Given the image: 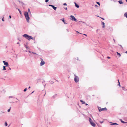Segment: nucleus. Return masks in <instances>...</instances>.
<instances>
[{
    "label": "nucleus",
    "mask_w": 127,
    "mask_h": 127,
    "mask_svg": "<svg viewBox=\"0 0 127 127\" xmlns=\"http://www.w3.org/2000/svg\"><path fill=\"white\" fill-rule=\"evenodd\" d=\"M24 15L25 17L27 22L29 23L30 22V17L29 16L28 12H25L24 13Z\"/></svg>",
    "instance_id": "1"
},
{
    "label": "nucleus",
    "mask_w": 127,
    "mask_h": 127,
    "mask_svg": "<svg viewBox=\"0 0 127 127\" xmlns=\"http://www.w3.org/2000/svg\"><path fill=\"white\" fill-rule=\"evenodd\" d=\"M23 36L29 40H30L31 39H32V36H29L26 34L23 35Z\"/></svg>",
    "instance_id": "2"
},
{
    "label": "nucleus",
    "mask_w": 127,
    "mask_h": 127,
    "mask_svg": "<svg viewBox=\"0 0 127 127\" xmlns=\"http://www.w3.org/2000/svg\"><path fill=\"white\" fill-rule=\"evenodd\" d=\"M75 77L74 78V80L76 83L78 82L79 81V78L78 76H76L75 75H74Z\"/></svg>",
    "instance_id": "3"
},
{
    "label": "nucleus",
    "mask_w": 127,
    "mask_h": 127,
    "mask_svg": "<svg viewBox=\"0 0 127 127\" xmlns=\"http://www.w3.org/2000/svg\"><path fill=\"white\" fill-rule=\"evenodd\" d=\"M100 107H98V109L99 112H100L101 111H105L107 110V109L106 107H105L104 108H101Z\"/></svg>",
    "instance_id": "4"
},
{
    "label": "nucleus",
    "mask_w": 127,
    "mask_h": 127,
    "mask_svg": "<svg viewBox=\"0 0 127 127\" xmlns=\"http://www.w3.org/2000/svg\"><path fill=\"white\" fill-rule=\"evenodd\" d=\"M70 17L71 18V20L72 21H74L75 22H76L77 20L73 16L71 15Z\"/></svg>",
    "instance_id": "5"
},
{
    "label": "nucleus",
    "mask_w": 127,
    "mask_h": 127,
    "mask_svg": "<svg viewBox=\"0 0 127 127\" xmlns=\"http://www.w3.org/2000/svg\"><path fill=\"white\" fill-rule=\"evenodd\" d=\"M40 59L41 60V62L40 63V66H42L45 64V63L44 62L43 60V59H42L41 58Z\"/></svg>",
    "instance_id": "6"
},
{
    "label": "nucleus",
    "mask_w": 127,
    "mask_h": 127,
    "mask_svg": "<svg viewBox=\"0 0 127 127\" xmlns=\"http://www.w3.org/2000/svg\"><path fill=\"white\" fill-rule=\"evenodd\" d=\"M49 6H50L52 7V8H53L54 10H56V9L57 8V7L54 6V5H50V4L49 5Z\"/></svg>",
    "instance_id": "7"
},
{
    "label": "nucleus",
    "mask_w": 127,
    "mask_h": 127,
    "mask_svg": "<svg viewBox=\"0 0 127 127\" xmlns=\"http://www.w3.org/2000/svg\"><path fill=\"white\" fill-rule=\"evenodd\" d=\"M2 62L4 63V65H6V66H8V62H6L4 61H3Z\"/></svg>",
    "instance_id": "8"
},
{
    "label": "nucleus",
    "mask_w": 127,
    "mask_h": 127,
    "mask_svg": "<svg viewBox=\"0 0 127 127\" xmlns=\"http://www.w3.org/2000/svg\"><path fill=\"white\" fill-rule=\"evenodd\" d=\"M90 123L92 126L94 127H95V124L94 122H92L91 123Z\"/></svg>",
    "instance_id": "9"
},
{
    "label": "nucleus",
    "mask_w": 127,
    "mask_h": 127,
    "mask_svg": "<svg viewBox=\"0 0 127 127\" xmlns=\"http://www.w3.org/2000/svg\"><path fill=\"white\" fill-rule=\"evenodd\" d=\"M41 78H39V79H37L36 80V83H38L40 82H41Z\"/></svg>",
    "instance_id": "10"
},
{
    "label": "nucleus",
    "mask_w": 127,
    "mask_h": 127,
    "mask_svg": "<svg viewBox=\"0 0 127 127\" xmlns=\"http://www.w3.org/2000/svg\"><path fill=\"white\" fill-rule=\"evenodd\" d=\"M111 123L110 124V125H118V124L116 123H111Z\"/></svg>",
    "instance_id": "11"
},
{
    "label": "nucleus",
    "mask_w": 127,
    "mask_h": 127,
    "mask_svg": "<svg viewBox=\"0 0 127 127\" xmlns=\"http://www.w3.org/2000/svg\"><path fill=\"white\" fill-rule=\"evenodd\" d=\"M74 4L75 5V6L77 8H78L79 7V6L78 4H77L75 2H74Z\"/></svg>",
    "instance_id": "12"
},
{
    "label": "nucleus",
    "mask_w": 127,
    "mask_h": 127,
    "mask_svg": "<svg viewBox=\"0 0 127 127\" xmlns=\"http://www.w3.org/2000/svg\"><path fill=\"white\" fill-rule=\"evenodd\" d=\"M122 90H124V91H127V89H126L124 87H122Z\"/></svg>",
    "instance_id": "13"
},
{
    "label": "nucleus",
    "mask_w": 127,
    "mask_h": 127,
    "mask_svg": "<svg viewBox=\"0 0 127 127\" xmlns=\"http://www.w3.org/2000/svg\"><path fill=\"white\" fill-rule=\"evenodd\" d=\"M120 121L122 123H126L127 124V122H125L124 121H122L121 120H120Z\"/></svg>",
    "instance_id": "14"
},
{
    "label": "nucleus",
    "mask_w": 127,
    "mask_h": 127,
    "mask_svg": "<svg viewBox=\"0 0 127 127\" xmlns=\"http://www.w3.org/2000/svg\"><path fill=\"white\" fill-rule=\"evenodd\" d=\"M118 2L120 4H122L123 3V2L122 1V0H119L118 1Z\"/></svg>",
    "instance_id": "15"
},
{
    "label": "nucleus",
    "mask_w": 127,
    "mask_h": 127,
    "mask_svg": "<svg viewBox=\"0 0 127 127\" xmlns=\"http://www.w3.org/2000/svg\"><path fill=\"white\" fill-rule=\"evenodd\" d=\"M80 101L82 103V104H84L86 103L85 102L82 100H80Z\"/></svg>",
    "instance_id": "16"
},
{
    "label": "nucleus",
    "mask_w": 127,
    "mask_h": 127,
    "mask_svg": "<svg viewBox=\"0 0 127 127\" xmlns=\"http://www.w3.org/2000/svg\"><path fill=\"white\" fill-rule=\"evenodd\" d=\"M102 25H103L102 26V27L103 28H104V27H105V26H104V25H105V23L104 22H102Z\"/></svg>",
    "instance_id": "17"
},
{
    "label": "nucleus",
    "mask_w": 127,
    "mask_h": 127,
    "mask_svg": "<svg viewBox=\"0 0 127 127\" xmlns=\"http://www.w3.org/2000/svg\"><path fill=\"white\" fill-rule=\"evenodd\" d=\"M44 82H45V81H42V83H43V85H44V87H45L46 86V84L44 83Z\"/></svg>",
    "instance_id": "18"
},
{
    "label": "nucleus",
    "mask_w": 127,
    "mask_h": 127,
    "mask_svg": "<svg viewBox=\"0 0 127 127\" xmlns=\"http://www.w3.org/2000/svg\"><path fill=\"white\" fill-rule=\"evenodd\" d=\"M89 121L90 123L91 122H92V119L90 118H89Z\"/></svg>",
    "instance_id": "19"
},
{
    "label": "nucleus",
    "mask_w": 127,
    "mask_h": 127,
    "mask_svg": "<svg viewBox=\"0 0 127 127\" xmlns=\"http://www.w3.org/2000/svg\"><path fill=\"white\" fill-rule=\"evenodd\" d=\"M124 16L127 18V12L125 13Z\"/></svg>",
    "instance_id": "20"
},
{
    "label": "nucleus",
    "mask_w": 127,
    "mask_h": 127,
    "mask_svg": "<svg viewBox=\"0 0 127 127\" xmlns=\"http://www.w3.org/2000/svg\"><path fill=\"white\" fill-rule=\"evenodd\" d=\"M6 67V66H3V68L2 69V70H6V68H5Z\"/></svg>",
    "instance_id": "21"
},
{
    "label": "nucleus",
    "mask_w": 127,
    "mask_h": 127,
    "mask_svg": "<svg viewBox=\"0 0 127 127\" xmlns=\"http://www.w3.org/2000/svg\"><path fill=\"white\" fill-rule=\"evenodd\" d=\"M61 20H62V21L64 23V24H66L64 20V18H63L62 20V19H61Z\"/></svg>",
    "instance_id": "22"
},
{
    "label": "nucleus",
    "mask_w": 127,
    "mask_h": 127,
    "mask_svg": "<svg viewBox=\"0 0 127 127\" xmlns=\"http://www.w3.org/2000/svg\"><path fill=\"white\" fill-rule=\"evenodd\" d=\"M18 11H19V12L20 13V14H22V12H21V11L19 9H18Z\"/></svg>",
    "instance_id": "23"
},
{
    "label": "nucleus",
    "mask_w": 127,
    "mask_h": 127,
    "mask_svg": "<svg viewBox=\"0 0 127 127\" xmlns=\"http://www.w3.org/2000/svg\"><path fill=\"white\" fill-rule=\"evenodd\" d=\"M4 124L5 126H7L8 125L7 123L6 122Z\"/></svg>",
    "instance_id": "24"
},
{
    "label": "nucleus",
    "mask_w": 127,
    "mask_h": 127,
    "mask_svg": "<svg viewBox=\"0 0 127 127\" xmlns=\"http://www.w3.org/2000/svg\"><path fill=\"white\" fill-rule=\"evenodd\" d=\"M117 55H118L119 56H121V54L120 53H118V52H117Z\"/></svg>",
    "instance_id": "25"
},
{
    "label": "nucleus",
    "mask_w": 127,
    "mask_h": 127,
    "mask_svg": "<svg viewBox=\"0 0 127 127\" xmlns=\"http://www.w3.org/2000/svg\"><path fill=\"white\" fill-rule=\"evenodd\" d=\"M10 109H11V108H10L8 109V112H9L10 111Z\"/></svg>",
    "instance_id": "26"
},
{
    "label": "nucleus",
    "mask_w": 127,
    "mask_h": 127,
    "mask_svg": "<svg viewBox=\"0 0 127 127\" xmlns=\"http://www.w3.org/2000/svg\"><path fill=\"white\" fill-rule=\"evenodd\" d=\"M27 89L26 88H25L24 90V92H26V91H27Z\"/></svg>",
    "instance_id": "27"
},
{
    "label": "nucleus",
    "mask_w": 127,
    "mask_h": 127,
    "mask_svg": "<svg viewBox=\"0 0 127 127\" xmlns=\"http://www.w3.org/2000/svg\"><path fill=\"white\" fill-rule=\"evenodd\" d=\"M96 3L97 4H98L99 5H100V3L98 2H97Z\"/></svg>",
    "instance_id": "28"
},
{
    "label": "nucleus",
    "mask_w": 127,
    "mask_h": 127,
    "mask_svg": "<svg viewBox=\"0 0 127 127\" xmlns=\"http://www.w3.org/2000/svg\"><path fill=\"white\" fill-rule=\"evenodd\" d=\"M20 2V3L21 4H24V3L23 2H20Z\"/></svg>",
    "instance_id": "29"
},
{
    "label": "nucleus",
    "mask_w": 127,
    "mask_h": 127,
    "mask_svg": "<svg viewBox=\"0 0 127 127\" xmlns=\"http://www.w3.org/2000/svg\"><path fill=\"white\" fill-rule=\"evenodd\" d=\"M118 85L120 87H121V86L120 85V82H119V83H118Z\"/></svg>",
    "instance_id": "30"
},
{
    "label": "nucleus",
    "mask_w": 127,
    "mask_h": 127,
    "mask_svg": "<svg viewBox=\"0 0 127 127\" xmlns=\"http://www.w3.org/2000/svg\"><path fill=\"white\" fill-rule=\"evenodd\" d=\"M48 1H49V0H45V2H48Z\"/></svg>",
    "instance_id": "31"
},
{
    "label": "nucleus",
    "mask_w": 127,
    "mask_h": 127,
    "mask_svg": "<svg viewBox=\"0 0 127 127\" xmlns=\"http://www.w3.org/2000/svg\"><path fill=\"white\" fill-rule=\"evenodd\" d=\"M63 5H67V4H66V3H65Z\"/></svg>",
    "instance_id": "32"
},
{
    "label": "nucleus",
    "mask_w": 127,
    "mask_h": 127,
    "mask_svg": "<svg viewBox=\"0 0 127 127\" xmlns=\"http://www.w3.org/2000/svg\"><path fill=\"white\" fill-rule=\"evenodd\" d=\"M3 18H4V17H3V18H2V21H4V20L3 19Z\"/></svg>",
    "instance_id": "33"
},
{
    "label": "nucleus",
    "mask_w": 127,
    "mask_h": 127,
    "mask_svg": "<svg viewBox=\"0 0 127 127\" xmlns=\"http://www.w3.org/2000/svg\"><path fill=\"white\" fill-rule=\"evenodd\" d=\"M32 54H36V56H37L38 55L37 54H36V53H33V52H32Z\"/></svg>",
    "instance_id": "34"
},
{
    "label": "nucleus",
    "mask_w": 127,
    "mask_h": 127,
    "mask_svg": "<svg viewBox=\"0 0 127 127\" xmlns=\"http://www.w3.org/2000/svg\"><path fill=\"white\" fill-rule=\"evenodd\" d=\"M12 97H13V96H9V98H12Z\"/></svg>",
    "instance_id": "35"
},
{
    "label": "nucleus",
    "mask_w": 127,
    "mask_h": 127,
    "mask_svg": "<svg viewBox=\"0 0 127 127\" xmlns=\"http://www.w3.org/2000/svg\"><path fill=\"white\" fill-rule=\"evenodd\" d=\"M26 48L27 49H29V47H28V46H26Z\"/></svg>",
    "instance_id": "36"
},
{
    "label": "nucleus",
    "mask_w": 127,
    "mask_h": 127,
    "mask_svg": "<svg viewBox=\"0 0 127 127\" xmlns=\"http://www.w3.org/2000/svg\"><path fill=\"white\" fill-rule=\"evenodd\" d=\"M107 58H108V59H110V57H109L108 56L107 57Z\"/></svg>",
    "instance_id": "37"
},
{
    "label": "nucleus",
    "mask_w": 127,
    "mask_h": 127,
    "mask_svg": "<svg viewBox=\"0 0 127 127\" xmlns=\"http://www.w3.org/2000/svg\"><path fill=\"white\" fill-rule=\"evenodd\" d=\"M66 31L68 32H69V30L68 29H66Z\"/></svg>",
    "instance_id": "38"
},
{
    "label": "nucleus",
    "mask_w": 127,
    "mask_h": 127,
    "mask_svg": "<svg viewBox=\"0 0 127 127\" xmlns=\"http://www.w3.org/2000/svg\"><path fill=\"white\" fill-rule=\"evenodd\" d=\"M9 17L10 19H11V16L10 15L9 16Z\"/></svg>",
    "instance_id": "39"
},
{
    "label": "nucleus",
    "mask_w": 127,
    "mask_h": 127,
    "mask_svg": "<svg viewBox=\"0 0 127 127\" xmlns=\"http://www.w3.org/2000/svg\"><path fill=\"white\" fill-rule=\"evenodd\" d=\"M64 9L66 10H67V7H65L64 8Z\"/></svg>",
    "instance_id": "40"
},
{
    "label": "nucleus",
    "mask_w": 127,
    "mask_h": 127,
    "mask_svg": "<svg viewBox=\"0 0 127 127\" xmlns=\"http://www.w3.org/2000/svg\"><path fill=\"white\" fill-rule=\"evenodd\" d=\"M119 45L122 48H123L121 45Z\"/></svg>",
    "instance_id": "41"
},
{
    "label": "nucleus",
    "mask_w": 127,
    "mask_h": 127,
    "mask_svg": "<svg viewBox=\"0 0 127 127\" xmlns=\"http://www.w3.org/2000/svg\"><path fill=\"white\" fill-rule=\"evenodd\" d=\"M28 12H30V9L29 8L28 9Z\"/></svg>",
    "instance_id": "42"
},
{
    "label": "nucleus",
    "mask_w": 127,
    "mask_h": 127,
    "mask_svg": "<svg viewBox=\"0 0 127 127\" xmlns=\"http://www.w3.org/2000/svg\"><path fill=\"white\" fill-rule=\"evenodd\" d=\"M31 88V87L30 86L29 87V88L28 89V90L29 89H30Z\"/></svg>",
    "instance_id": "43"
},
{
    "label": "nucleus",
    "mask_w": 127,
    "mask_h": 127,
    "mask_svg": "<svg viewBox=\"0 0 127 127\" xmlns=\"http://www.w3.org/2000/svg\"><path fill=\"white\" fill-rule=\"evenodd\" d=\"M113 40L115 42V40L114 39H113Z\"/></svg>",
    "instance_id": "44"
},
{
    "label": "nucleus",
    "mask_w": 127,
    "mask_h": 127,
    "mask_svg": "<svg viewBox=\"0 0 127 127\" xmlns=\"http://www.w3.org/2000/svg\"><path fill=\"white\" fill-rule=\"evenodd\" d=\"M17 44H19V42H18L17 43Z\"/></svg>",
    "instance_id": "45"
},
{
    "label": "nucleus",
    "mask_w": 127,
    "mask_h": 127,
    "mask_svg": "<svg viewBox=\"0 0 127 127\" xmlns=\"http://www.w3.org/2000/svg\"><path fill=\"white\" fill-rule=\"evenodd\" d=\"M83 34L84 35H85L87 36V35L86 34Z\"/></svg>",
    "instance_id": "46"
},
{
    "label": "nucleus",
    "mask_w": 127,
    "mask_h": 127,
    "mask_svg": "<svg viewBox=\"0 0 127 127\" xmlns=\"http://www.w3.org/2000/svg\"><path fill=\"white\" fill-rule=\"evenodd\" d=\"M32 40H34V39H33V38L32 37Z\"/></svg>",
    "instance_id": "47"
},
{
    "label": "nucleus",
    "mask_w": 127,
    "mask_h": 127,
    "mask_svg": "<svg viewBox=\"0 0 127 127\" xmlns=\"http://www.w3.org/2000/svg\"><path fill=\"white\" fill-rule=\"evenodd\" d=\"M29 52L30 53H31V51H29Z\"/></svg>",
    "instance_id": "48"
},
{
    "label": "nucleus",
    "mask_w": 127,
    "mask_h": 127,
    "mask_svg": "<svg viewBox=\"0 0 127 127\" xmlns=\"http://www.w3.org/2000/svg\"><path fill=\"white\" fill-rule=\"evenodd\" d=\"M125 53L126 54H127V51H126V52H125Z\"/></svg>",
    "instance_id": "49"
},
{
    "label": "nucleus",
    "mask_w": 127,
    "mask_h": 127,
    "mask_svg": "<svg viewBox=\"0 0 127 127\" xmlns=\"http://www.w3.org/2000/svg\"><path fill=\"white\" fill-rule=\"evenodd\" d=\"M118 83H119V80H118Z\"/></svg>",
    "instance_id": "50"
},
{
    "label": "nucleus",
    "mask_w": 127,
    "mask_h": 127,
    "mask_svg": "<svg viewBox=\"0 0 127 127\" xmlns=\"http://www.w3.org/2000/svg\"><path fill=\"white\" fill-rule=\"evenodd\" d=\"M88 105V104H87V103H86V105Z\"/></svg>",
    "instance_id": "51"
},
{
    "label": "nucleus",
    "mask_w": 127,
    "mask_h": 127,
    "mask_svg": "<svg viewBox=\"0 0 127 127\" xmlns=\"http://www.w3.org/2000/svg\"><path fill=\"white\" fill-rule=\"evenodd\" d=\"M101 19L103 20H104V19L103 18H101Z\"/></svg>",
    "instance_id": "52"
},
{
    "label": "nucleus",
    "mask_w": 127,
    "mask_h": 127,
    "mask_svg": "<svg viewBox=\"0 0 127 127\" xmlns=\"http://www.w3.org/2000/svg\"><path fill=\"white\" fill-rule=\"evenodd\" d=\"M103 122V121L100 122L101 123H102Z\"/></svg>",
    "instance_id": "53"
},
{
    "label": "nucleus",
    "mask_w": 127,
    "mask_h": 127,
    "mask_svg": "<svg viewBox=\"0 0 127 127\" xmlns=\"http://www.w3.org/2000/svg\"><path fill=\"white\" fill-rule=\"evenodd\" d=\"M9 69L10 70V69H11V68H10L9 67Z\"/></svg>",
    "instance_id": "54"
},
{
    "label": "nucleus",
    "mask_w": 127,
    "mask_h": 127,
    "mask_svg": "<svg viewBox=\"0 0 127 127\" xmlns=\"http://www.w3.org/2000/svg\"><path fill=\"white\" fill-rule=\"evenodd\" d=\"M77 32H78L79 33V32H78L77 31Z\"/></svg>",
    "instance_id": "55"
},
{
    "label": "nucleus",
    "mask_w": 127,
    "mask_h": 127,
    "mask_svg": "<svg viewBox=\"0 0 127 127\" xmlns=\"http://www.w3.org/2000/svg\"><path fill=\"white\" fill-rule=\"evenodd\" d=\"M45 94H46L45 93V94L44 95V96H45Z\"/></svg>",
    "instance_id": "56"
},
{
    "label": "nucleus",
    "mask_w": 127,
    "mask_h": 127,
    "mask_svg": "<svg viewBox=\"0 0 127 127\" xmlns=\"http://www.w3.org/2000/svg\"><path fill=\"white\" fill-rule=\"evenodd\" d=\"M126 1L127 2V0H126Z\"/></svg>",
    "instance_id": "57"
},
{
    "label": "nucleus",
    "mask_w": 127,
    "mask_h": 127,
    "mask_svg": "<svg viewBox=\"0 0 127 127\" xmlns=\"http://www.w3.org/2000/svg\"><path fill=\"white\" fill-rule=\"evenodd\" d=\"M34 92V91L32 92V93H33Z\"/></svg>",
    "instance_id": "58"
},
{
    "label": "nucleus",
    "mask_w": 127,
    "mask_h": 127,
    "mask_svg": "<svg viewBox=\"0 0 127 127\" xmlns=\"http://www.w3.org/2000/svg\"><path fill=\"white\" fill-rule=\"evenodd\" d=\"M53 97H55L54 96H54H53Z\"/></svg>",
    "instance_id": "59"
},
{
    "label": "nucleus",
    "mask_w": 127,
    "mask_h": 127,
    "mask_svg": "<svg viewBox=\"0 0 127 127\" xmlns=\"http://www.w3.org/2000/svg\"><path fill=\"white\" fill-rule=\"evenodd\" d=\"M98 30H97L96 31L97 32V31Z\"/></svg>",
    "instance_id": "60"
},
{
    "label": "nucleus",
    "mask_w": 127,
    "mask_h": 127,
    "mask_svg": "<svg viewBox=\"0 0 127 127\" xmlns=\"http://www.w3.org/2000/svg\"><path fill=\"white\" fill-rule=\"evenodd\" d=\"M2 113H4V112H2Z\"/></svg>",
    "instance_id": "61"
}]
</instances>
